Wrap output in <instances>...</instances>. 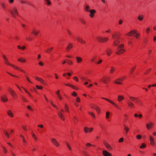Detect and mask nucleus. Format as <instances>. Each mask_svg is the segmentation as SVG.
I'll list each match as a JSON object with an SVG mask.
<instances>
[{
  "mask_svg": "<svg viewBox=\"0 0 156 156\" xmlns=\"http://www.w3.org/2000/svg\"><path fill=\"white\" fill-rule=\"evenodd\" d=\"M2 56L3 57V59L4 62V63L6 65L10 66L13 68H14L15 69L19 70L21 72H22L24 73H25V72L21 68L17 66H16L13 64H10L9 61L6 58V57L5 55H3Z\"/></svg>",
  "mask_w": 156,
  "mask_h": 156,
  "instance_id": "1",
  "label": "nucleus"
},
{
  "mask_svg": "<svg viewBox=\"0 0 156 156\" xmlns=\"http://www.w3.org/2000/svg\"><path fill=\"white\" fill-rule=\"evenodd\" d=\"M9 11L12 16L15 18H16V15H19L17 8L15 6H13L9 10Z\"/></svg>",
  "mask_w": 156,
  "mask_h": 156,
  "instance_id": "2",
  "label": "nucleus"
},
{
  "mask_svg": "<svg viewBox=\"0 0 156 156\" xmlns=\"http://www.w3.org/2000/svg\"><path fill=\"white\" fill-rule=\"evenodd\" d=\"M124 45L123 44H122L118 46L117 48V51L116 54L118 55H120L124 53L125 51V50L122 48Z\"/></svg>",
  "mask_w": 156,
  "mask_h": 156,
  "instance_id": "3",
  "label": "nucleus"
},
{
  "mask_svg": "<svg viewBox=\"0 0 156 156\" xmlns=\"http://www.w3.org/2000/svg\"><path fill=\"white\" fill-rule=\"evenodd\" d=\"M102 98V99H103L104 100H105L106 101H107L108 102H109L110 103L112 104L115 107L117 108L118 109H121L120 108L119 106L118 105H117V104H115V103L113 102L112 101V100L104 98Z\"/></svg>",
  "mask_w": 156,
  "mask_h": 156,
  "instance_id": "4",
  "label": "nucleus"
},
{
  "mask_svg": "<svg viewBox=\"0 0 156 156\" xmlns=\"http://www.w3.org/2000/svg\"><path fill=\"white\" fill-rule=\"evenodd\" d=\"M102 98V99H103L104 100H105L106 101H107L108 102H109L110 103L112 104L115 107L117 108L118 109H121L120 108L119 106L118 105H117V104H115V103L113 102L112 101V100L104 98Z\"/></svg>",
  "mask_w": 156,
  "mask_h": 156,
  "instance_id": "5",
  "label": "nucleus"
},
{
  "mask_svg": "<svg viewBox=\"0 0 156 156\" xmlns=\"http://www.w3.org/2000/svg\"><path fill=\"white\" fill-rule=\"evenodd\" d=\"M101 80L103 83L107 84L110 81V79L108 76H103L101 79Z\"/></svg>",
  "mask_w": 156,
  "mask_h": 156,
  "instance_id": "6",
  "label": "nucleus"
},
{
  "mask_svg": "<svg viewBox=\"0 0 156 156\" xmlns=\"http://www.w3.org/2000/svg\"><path fill=\"white\" fill-rule=\"evenodd\" d=\"M9 92L11 94V95L14 98H17V95L15 92L12 90L11 88H9L8 89Z\"/></svg>",
  "mask_w": 156,
  "mask_h": 156,
  "instance_id": "7",
  "label": "nucleus"
},
{
  "mask_svg": "<svg viewBox=\"0 0 156 156\" xmlns=\"http://www.w3.org/2000/svg\"><path fill=\"white\" fill-rule=\"evenodd\" d=\"M154 123L152 122H150L146 124V127L147 129L149 130L153 128L154 126Z\"/></svg>",
  "mask_w": 156,
  "mask_h": 156,
  "instance_id": "8",
  "label": "nucleus"
},
{
  "mask_svg": "<svg viewBox=\"0 0 156 156\" xmlns=\"http://www.w3.org/2000/svg\"><path fill=\"white\" fill-rule=\"evenodd\" d=\"M120 35L119 33H115L113 34L112 35V38L113 40H116L117 39H119Z\"/></svg>",
  "mask_w": 156,
  "mask_h": 156,
  "instance_id": "9",
  "label": "nucleus"
},
{
  "mask_svg": "<svg viewBox=\"0 0 156 156\" xmlns=\"http://www.w3.org/2000/svg\"><path fill=\"white\" fill-rule=\"evenodd\" d=\"M149 140L150 142V144L152 146L155 145V141L154 137L151 135L149 136Z\"/></svg>",
  "mask_w": 156,
  "mask_h": 156,
  "instance_id": "10",
  "label": "nucleus"
},
{
  "mask_svg": "<svg viewBox=\"0 0 156 156\" xmlns=\"http://www.w3.org/2000/svg\"><path fill=\"white\" fill-rule=\"evenodd\" d=\"M93 128H89L86 127H84L83 129L85 133H87L88 132L90 133L93 131Z\"/></svg>",
  "mask_w": 156,
  "mask_h": 156,
  "instance_id": "11",
  "label": "nucleus"
},
{
  "mask_svg": "<svg viewBox=\"0 0 156 156\" xmlns=\"http://www.w3.org/2000/svg\"><path fill=\"white\" fill-rule=\"evenodd\" d=\"M128 106L130 109H133L135 108L134 104L131 101H129L127 103Z\"/></svg>",
  "mask_w": 156,
  "mask_h": 156,
  "instance_id": "12",
  "label": "nucleus"
},
{
  "mask_svg": "<svg viewBox=\"0 0 156 156\" xmlns=\"http://www.w3.org/2000/svg\"><path fill=\"white\" fill-rule=\"evenodd\" d=\"M51 142L57 147L59 146V144L56 140L55 138H52L51 140Z\"/></svg>",
  "mask_w": 156,
  "mask_h": 156,
  "instance_id": "13",
  "label": "nucleus"
},
{
  "mask_svg": "<svg viewBox=\"0 0 156 156\" xmlns=\"http://www.w3.org/2000/svg\"><path fill=\"white\" fill-rule=\"evenodd\" d=\"M76 38L77 40L79 41L80 43L82 44H85L86 42L85 41L82 39L79 36H77L76 37Z\"/></svg>",
  "mask_w": 156,
  "mask_h": 156,
  "instance_id": "14",
  "label": "nucleus"
},
{
  "mask_svg": "<svg viewBox=\"0 0 156 156\" xmlns=\"http://www.w3.org/2000/svg\"><path fill=\"white\" fill-rule=\"evenodd\" d=\"M122 82L121 80V79H120L119 78L115 80L114 81V83L117 84L119 85H122Z\"/></svg>",
  "mask_w": 156,
  "mask_h": 156,
  "instance_id": "15",
  "label": "nucleus"
},
{
  "mask_svg": "<svg viewBox=\"0 0 156 156\" xmlns=\"http://www.w3.org/2000/svg\"><path fill=\"white\" fill-rule=\"evenodd\" d=\"M89 12H90V14H89V16L91 18L93 17L94 16V14L96 12V11L94 9H91L90 10Z\"/></svg>",
  "mask_w": 156,
  "mask_h": 156,
  "instance_id": "16",
  "label": "nucleus"
},
{
  "mask_svg": "<svg viewBox=\"0 0 156 156\" xmlns=\"http://www.w3.org/2000/svg\"><path fill=\"white\" fill-rule=\"evenodd\" d=\"M102 154L104 156H111L112 154L106 150L102 151Z\"/></svg>",
  "mask_w": 156,
  "mask_h": 156,
  "instance_id": "17",
  "label": "nucleus"
},
{
  "mask_svg": "<svg viewBox=\"0 0 156 156\" xmlns=\"http://www.w3.org/2000/svg\"><path fill=\"white\" fill-rule=\"evenodd\" d=\"M1 100L4 102H6L8 101V99L6 95H4L1 97Z\"/></svg>",
  "mask_w": 156,
  "mask_h": 156,
  "instance_id": "18",
  "label": "nucleus"
},
{
  "mask_svg": "<svg viewBox=\"0 0 156 156\" xmlns=\"http://www.w3.org/2000/svg\"><path fill=\"white\" fill-rule=\"evenodd\" d=\"M116 68L114 66L111 67L109 71V73L110 74H112L115 71Z\"/></svg>",
  "mask_w": 156,
  "mask_h": 156,
  "instance_id": "19",
  "label": "nucleus"
},
{
  "mask_svg": "<svg viewBox=\"0 0 156 156\" xmlns=\"http://www.w3.org/2000/svg\"><path fill=\"white\" fill-rule=\"evenodd\" d=\"M136 33V31L135 30H133L131 31L130 32L127 33L126 35L128 36H132L134 34Z\"/></svg>",
  "mask_w": 156,
  "mask_h": 156,
  "instance_id": "20",
  "label": "nucleus"
},
{
  "mask_svg": "<svg viewBox=\"0 0 156 156\" xmlns=\"http://www.w3.org/2000/svg\"><path fill=\"white\" fill-rule=\"evenodd\" d=\"M124 98V96L122 95H119L118 96L117 101L119 102H120Z\"/></svg>",
  "mask_w": 156,
  "mask_h": 156,
  "instance_id": "21",
  "label": "nucleus"
},
{
  "mask_svg": "<svg viewBox=\"0 0 156 156\" xmlns=\"http://www.w3.org/2000/svg\"><path fill=\"white\" fill-rule=\"evenodd\" d=\"M92 108L95 110L98 114H99L101 113V109L98 106H96L94 107H92Z\"/></svg>",
  "mask_w": 156,
  "mask_h": 156,
  "instance_id": "22",
  "label": "nucleus"
},
{
  "mask_svg": "<svg viewBox=\"0 0 156 156\" xmlns=\"http://www.w3.org/2000/svg\"><path fill=\"white\" fill-rule=\"evenodd\" d=\"M119 39H117L116 40H114L113 42V44L115 46H117L120 43Z\"/></svg>",
  "mask_w": 156,
  "mask_h": 156,
  "instance_id": "23",
  "label": "nucleus"
},
{
  "mask_svg": "<svg viewBox=\"0 0 156 156\" xmlns=\"http://www.w3.org/2000/svg\"><path fill=\"white\" fill-rule=\"evenodd\" d=\"M104 144L105 147L109 150H111L112 148L110 145L108 144L107 143L105 142L104 143Z\"/></svg>",
  "mask_w": 156,
  "mask_h": 156,
  "instance_id": "24",
  "label": "nucleus"
},
{
  "mask_svg": "<svg viewBox=\"0 0 156 156\" xmlns=\"http://www.w3.org/2000/svg\"><path fill=\"white\" fill-rule=\"evenodd\" d=\"M58 115L59 117L62 120H65V118L63 115L61 113V112H58Z\"/></svg>",
  "mask_w": 156,
  "mask_h": 156,
  "instance_id": "25",
  "label": "nucleus"
},
{
  "mask_svg": "<svg viewBox=\"0 0 156 156\" xmlns=\"http://www.w3.org/2000/svg\"><path fill=\"white\" fill-rule=\"evenodd\" d=\"M76 62L77 63H80L82 61V58L79 56L76 57Z\"/></svg>",
  "mask_w": 156,
  "mask_h": 156,
  "instance_id": "26",
  "label": "nucleus"
},
{
  "mask_svg": "<svg viewBox=\"0 0 156 156\" xmlns=\"http://www.w3.org/2000/svg\"><path fill=\"white\" fill-rule=\"evenodd\" d=\"M96 39L98 42L101 43L103 42V37L100 36H97L96 37Z\"/></svg>",
  "mask_w": 156,
  "mask_h": 156,
  "instance_id": "27",
  "label": "nucleus"
},
{
  "mask_svg": "<svg viewBox=\"0 0 156 156\" xmlns=\"http://www.w3.org/2000/svg\"><path fill=\"white\" fill-rule=\"evenodd\" d=\"M65 85L67 86H69L75 90H77L78 89V88H77V87L72 84H65Z\"/></svg>",
  "mask_w": 156,
  "mask_h": 156,
  "instance_id": "28",
  "label": "nucleus"
},
{
  "mask_svg": "<svg viewBox=\"0 0 156 156\" xmlns=\"http://www.w3.org/2000/svg\"><path fill=\"white\" fill-rule=\"evenodd\" d=\"M129 99L132 101H136V102L137 101H138V99L136 98L133 97L132 96H130L129 97Z\"/></svg>",
  "mask_w": 156,
  "mask_h": 156,
  "instance_id": "29",
  "label": "nucleus"
},
{
  "mask_svg": "<svg viewBox=\"0 0 156 156\" xmlns=\"http://www.w3.org/2000/svg\"><path fill=\"white\" fill-rule=\"evenodd\" d=\"M7 114L11 117H12L13 116V115L12 112L10 110H8L7 111Z\"/></svg>",
  "mask_w": 156,
  "mask_h": 156,
  "instance_id": "30",
  "label": "nucleus"
},
{
  "mask_svg": "<svg viewBox=\"0 0 156 156\" xmlns=\"http://www.w3.org/2000/svg\"><path fill=\"white\" fill-rule=\"evenodd\" d=\"M144 18V16L143 15H140L138 16L137 19L141 21L143 20Z\"/></svg>",
  "mask_w": 156,
  "mask_h": 156,
  "instance_id": "31",
  "label": "nucleus"
},
{
  "mask_svg": "<svg viewBox=\"0 0 156 156\" xmlns=\"http://www.w3.org/2000/svg\"><path fill=\"white\" fill-rule=\"evenodd\" d=\"M106 51L108 56H110L112 52V50L109 48L108 49L106 50Z\"/></svg>",
  "mask_w": 156,
  "mask_h": 156,
  "instance_id": "32",
  "label": "nucleus"
},
{
  "mask_svg": "<svg viewBox=\"0 0 156 156\" xmlns=\"http://www.w3.org/2000/svg\"><path fill=\"white\" fill-rule=\"evenodd\" d=\"M17 60L20 62H26V60L24 58H18Z\"/></svg>",
  "mask_w": 156,
  "mask_h": 156,
  "instance_id": "33",
  "label": "nucleus"
},
{
  "mask_svg": "<svg viewBox=\"0 0 156 156\" xmlns=\"http://www.w3.org/2000/svg\"><path fill=\"white\" fill-rule=\"evenodd\" d=\"M65 109L66 112H69V108L67 104L66 103L65 104Z\"/></svg>",
  "mask_w": 156,
  "mask_h": 156,
  "instance_id": "34",
  "label": "nucleus"
},
{
  "mask_svg": "<svg viewBox=\"0 0 156 156\" xmlns=\"http://www.w3.org/2000/svg\"><path fill=\"white\" fill-rule=\"evenodd\" d=\"M88 113L90 115H91V116L92 117L93 119H96V116L94 113H93V112H88Z\"/></svg>",
  "mask_w": 156,
  "mask_h": 156,
  "instance_id": "35",
  "label": "nucleus"
},
{
  "mask_svg": "<svg viewBox=\"0 0 156 156\" xmlns=\"http://www.w3.org/2000/svg\"><path fill=\"white\" fill-rule=\"evenodd\" d=\"M72 48V45L70 44H69L66 47V49L68 51Z\"/></svg>",
  "mask_w": 156,
  "mask_h": 156,
  "instance_id": "36",
  "label": "nucleus"
},
{
  "mask_svg": "<svg viewBox=\"0 0 156 156\" xmlns=\"http://www.w3.org/2000/svg\"><path fill=\"white\" fill-rule=\"evenodd\" d=\"M53 47L47 49L46 51L45 52L48 53H49L52 51V50L53 49Z\"/></svg>",
  "mask_w": 156,
  "mask_h": 156,
  "instance_id": "37",
  "label": "nucleus"
},
{
  "mask_svg": "<svg viewBox=\"0 0 156 156\" xmlns=\"http://www.w3.org/2000/svg\"><path fill=\"white\" fill-rule=\"evenodd\" d=\"M39 82H40L41 84L43 85L46 84V83L45 81L42 78H40V79L38 80Z\"/></svg>",
  "mask_w": 156,
  "mask_h": 156,
  "instance_id": "38",
  "label": "nucleus"
},
{
  "mask_svg": "<svg viewBox=\"0 0 156 156\" xmlns=\"http://www.w3.org/2000/svg\"><path fill=\"white\" fill-rule=\"evenodd\" d=\"M73 121L74 123H77L78 121V119L76 116H74L73 117Z\"/></svg>",
  "mask_w": 156,
  "mask_h": 156,
  "instance_id": "39",
  "label": "nucleus"
},
{
  "mask_svg": "<svg viewBox=\"0 0 156 156\" xmlns=\"http://www.w3.org/2000/svg\"><path fill=\"white\" fill-rule=\"evenodd\" d=\"M124 127L126 131V133L127 134L129 130V129L128 127L126 126L125 125H124Z\"/></svg>",
  "mask_w": 156,
  "mask_h": 156,
  "instance_id": "40",
  "label": "nucleus"
},
{
  "mask_svg": "<svg viewBox=\"0 0 156 156\" xmlns=\"http://www.w3.org/2000/svg\"><path fill=\"white\" fill-rule=\"evenodd\" d=\"M20 136L22 137V138L23 139V142L24 143V144H27V142L26 141V140L25 139V138H24V137L23 136V135H22V134H20Z\"/></svg>",
  "mask_w": 156,
  "mask_h": 156,
  "instance_id": "41",
  "label": "nucleus"
},
{
  "mask_svg": "<svg viewBox=\"0 0 156 156\" xmlns=\"http://www.w3.org/2000/svg\"><path fill=\"white\" fill-rule=\"evenodd\" d=\"M146 146V144L145 143H143L140 146V148L141 149H143L145 148Z\"/></svg>",
  "mask_w": 156,
  "mask_h": 156,
  "instance_id": "42",
  "label": "nucleus"
},
{
  "mask_svg": "<svg viewBox=\"0 0 156 156\" xmlns=\"http://www.w3.org/2000/svg\"><path fill=\"white\" fill-rule=\"evenodd\" d=\"M106 118L107 119H108L109 118L110 113L109 112L107 111L106 113Z\"/></svg>",
  "mask_w": 156,
  "mask_h": 156,
  "instance_id": "43",
  "label": "nucleus"
},
{
  "mask_svg": "<svg viewBox=\"0 0 156 156\" xmlns=\"http://www.w3.org/2000/svg\"><path fill=\"white\" fill-rule=\"evenodd\" d=\"M32 136L33 138L36 141H37V137L36 136L35 134L33 133L32 134Z\"/></svg>",
  "mask_w": 156,
  "mask_h": 156,
  "instance_id": "44",
  "label": "nucleus"
},
{
  "mask_svg": "<svg viewBox=\"0 0 156 156\" xmlns=\"http://www.w3.org/2000/svg\"><path fill=\"white\" fill-rule=\"evenodd\" d=\"M39 33V31L34 30L32 32V33L33 34H34L35 35H36Z\"/></svg>",
  "mask_w": 156,
  "mask_h": 156,
  "instance_id": "45",
  "label": "nucleus"
},
{
  "mask_svg": "<svg viewBox=\"0 0 156 156\" xmlns=\"http://www.w3.org/2000/svg\"><path fill=\"white\" fill-rule=\"evenodd\" d=\"M136 103L140 105V106H142L143 105V102H141V101L140 100L138 99V101H137Z\"/></svg>",
  "mask_w": 156,
  "mask_h": 156,
  "instance_id": "46",
  "label": "nucleus"
},
{
  "mask_svg": "<svg viewBox=\"0 0 156 156\" xmlns=\"http://www.w3.org/2000/svg\"><path fill=\"white\" fill-rule=\"evenodd\" d=\"M108 40V38L107 37H103V42H106Z\"/></svg>",
  "mask_w": 156,
  "mask_h": 156,
  "instance_id": "47",
  "label": "nucleus"
},
{
  "mask_svg": "<svg viewBox=\"0 0 156 156\" xmlns=\"http://www.w3.org/2000/svg\"><path fill=\"white\" fill-rule=\"evenodd\" d=\"M4 133L5 134V136H6V137L7 138H9V133L8 132L4 131Z\"/></svg>",
  "mask_w": 156,
  "mask_h": 156,
  "instance_id": "48",
  "label": "nucleus"
},
{
  "mask_svg": "<svg viewBox=\"0 0 156 156\" xmlns=\"http://www.w3.org/2000/svg\"><path fill=\"white\" fill-rule=\"evenodd\" d=\"M3 150V152L4 154H6L7 152V150L6 149L4 146L2 147Z\"/></svg>",
  "mask_w": 156,
  "mask_h": 156,
  "instance_id": "49",
  "label": "nucleus"
},
{
  "mask_svg": "<svg viewBox=\"0 0 156 156\" xmlns=\"http://www.w3.org/2000/svg\"><path fill=\"white\" fill-rule=\"evenodd\" d=\"M66 145L68 148L69 149V150H71V146L69 145V144L68 143H67V142H66Z\"/></svg>",
  "mask_w": 156,
  "mask_h": 156,
  "instance_id": "50",
  "label": "nucleus"
},
{
  "mask_svg": "<svg viewBox=\"0 0 156 156\" xmlns=\"http://www.w3.org/2000/svg\"><path fill=\"white\" fill-rule=\"evenodd\" d=\"M136 68V67L134 66L130 70V73L132 74L133 72V71Z\"/></svg>",
  "mask_w": 156,
  "mask_h": 156,
  "instance_id": "51",
  "label": "nucleus"
},
{
  "mask_svg": "<svg viewBox=\"0 0 156 156\" xmlns=\"http://www.w3.org/2000/svg\"><path fill=\"white\" fill-rule=\"evenodd\" d=\"M36 87L37 89L39 90H42L43 88V87L41 86H38L37 85H36Z\"/></svg>",
  "mask_w": 156,
  "mask_h": 156,
  "instance_id": "52",
  "label": "nucleus"
},
{
  "mask_svg": "<svg viewBox=\"0 0 156 156\" xmlns=\"http://www.w3.org/2000/svg\"><path fill=\"white\" fill-rule=\"evenodd\" d=\"M80 21L83 24H85L86 23V22L85 20L83 19H80Z\"/></svg>",
  "mask_w": 156,
  "mask_h": 156,
  "instance_id": "53",
  "label": "nucleus"
},
{
  "mask_svg": "<svg viewBox=\"0 0 156 156\" xmlns=\"http://www.w3.org/2000/svg\"><path fill=\"white\" fill-rule=\"evenodd\" d=\"M25 78H26V79H27V80L29 82H30V83H32L30 80H29V77H28V76H27V75L25 76Z\"/></svg>",
  "mask_w": 156,
  "mask_h": 156,
  "instance_id": "54",
  "label": "nucleus"
},
{
  "mask_svg": "<svg viewBox=\"0 0 156 156\" xmlns=\"http://www.w3.org/2000/svg\"><path fill=\"white\" fill-rule=\"evenodd\" d=\"M46 2L48 5H50L51 4V2L49 0H44Z\"/></svg>",
  "mask_w": 156,
  "mask_h": 156,
  "instance_id": "55",
  "label": "nucleus"
},
{
  "mask_svg": "<svg viewBox=\"0 0 156 156\" xmlns=\"http://www.w3.org/2000/svg\"><path fill=\"white\" fill-rule=\"evenodd\" d=\"M27 108L30 111H32L33 110V109L29 105L27 106Z\"/></svg>",
  "mask_w": 156,
  "mask_h": 156,
  "instance_id": "56",
  "label": "nucleus"
},
{
  "mask_svg": "<svg viewBox=\"0 0 156 156\" xmlns=\"http://www.w3.org/2000/svg\"><path fill=\"white\" fill-rule=\"evenodd\" d=\"M22 87L24 89V90H25V92L29 96L31 97V95L29 93V92L27 90H26L25 88H24V87Z\"/></svg>",
  "mask_w": 156,
  "mask_h": 156,
  "instance_id": "57",
  "label": "nucleus"
},
{
  "mask_svg": "<svg viewBox=\"0 0 156 156\" xmlns=\"http://www.w3.org/2000/svg\"><path fill=\"white\" fill-rule=\"evenodd\" d=\"M22 87L24 89V90H25V92L29 96L31 97V95L29 93V92L27 90H26L25 88H24V87Z\"/></svg>",
  "mask_w": 156,
  "mask_h": 156,
  "instance_id": "58",
  "label": "nucleus"
},
{
  "mask_svg": "<svg viewBox=\"0 0 156 156\" xmlns=\"http://www.w3.org/2000/svg\"><path fill=\"white\" fill-rule=\"evenodd\" d=\"M6 73H8V74L9 75H10L12 76L16 77H18L17 76H15L8 72H6Z\"/></svg>",
  "mask_w": 156,
  "mask_h": 156,
  "instance_id": "59",
  "label": "nucleus"
},
{
  "mask_svg": "<svg viewBox=\"0 0 156 156\" xmlns=\"http://www.w3.org/2000/svg\"><path fill=\"white\" fill-rule=\"evenodd\" d=\"M1 5L2 6V8L3 9H6V7L4 3H2L1 4Z\"/></svg>",
  "mask_w": 156,
  "mask_h": 156,
  "instance_id": "60",
  "label": "nucleus"
},
{
  "mask_svg": "<svg viewBox=\"0 0 156 156\" xmlns=\"http://www.w3.org/2000/svg\"><path fill=\"white\" fill-rule=\"evenodd\" d=\"M89 8L90 7L88 5H87V6H86L85 7V11L87 12H89L90 11L89 10Z\"/></svg>",
  "mask_w": 156,
  "mask_h": 156,
  "instance_id": "61",
  "label": "nucleus"
},
{
  "mask_svg": "<svg viewBox=\"0 0 156 156\" xmlns=\"http://www.w3.org/2000/svg\"><path fill=\"white\" fill-rule=\"evenodd\" d=\"M151 69H148L147 71H145V74L146 75H147L148 74V73L151 71Z\"/></svg>",
  "mask_w": 156,
  "mask_h": 156,
  "instance_id": "62",
  "label": "nucleus"
},
{
  "mask_svg": "<svg viewBox=\"0 0 156 156\" xmlns=\"http://www.w3.org/2000/svg\"><path fill=\"white\" fill-rule=\"evenodd\" d=\"M136 138L138 140H140L142 138V136L140 135H138L136 136Z\"/></svg>",
  "mask_w": 156,
  "mask_h": 156,
  "instance_id": "63",
  "label": "nucleus"
},
{
  "mask_svg": "<svg viewBox=\"0 0 156 156\" xmlns=\"http://www.w3.org/2000/svg\"><path fill=\"white\" fill-rule=\"evenodd\" d=\"M71 95L75 97L77 96V94L75 92H73V93Z\"/></svg>",
  "mask_w": 156,
  "mask_h": 156,
  "instance_id": "64",
  "label": "nucleus"
}]
</instances>
